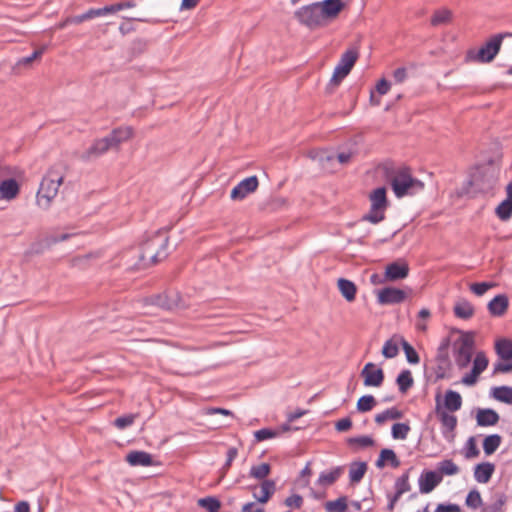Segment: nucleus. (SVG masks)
<instances>
[{
    "label": "nucleus",
    "instance_id": "1",
    "mask_svg": "<svg viewBox=\"0 0 512 512\" xmlns=\"http://www.w3.org/2000/svg\"><path fill=\"white\" fill-rule=\"evenodd\" d=\"M386 178L397 198L413 196L424 189V183L414 178L407 167L386 169Z\"/></svg>",
    "mask_w": 512,
    "mask_h": 512
},
{
    "label": "nucleus",
    "instance_id": "2",
    "mask_svg": "<svg viewBox=\"0 0 512 512\" xmlns=\"http://www.w3.org/2000/svg\"><path fill=\"white\" fill-rule=\"evenodd\" d=\"M63 179L64 175L60 167L51 168L43 177L37 192V204L41 209L47 210L50 207L52 200L58 194Z\"/></svg>",
    "mask_w": 512,
    "mask_h": 512
},
{
    "label": "nucleus",
    "instance_id": "3",
    "mask_svg": "<svg viewBox=\"0 0 512 512\" xmlns=\"http://www.w3.org/2000/svg\"><path fill=\"white\" fill-rule=\"evenodd\" d=\"M168 244V237L165 231H157L149 240L143 243L141 260L149 258L151 264H156L163 260L167 254L165 252Z\"/></svg>",
    "mask_w": 512,
    "mask_h": 512
},
{
    "label": "nucleus",
    "instance_id": "4",
    "mask_svg": "<svg viewBox=\"0 0 512 512\" xmlns=\"http://www.w3.org/2000/svg\"><path fill=\"white\" fill-rule=\"evenodd\" d=\"M506 37H512V33L493 35L478 51H469L468 58L479 63H490L500 51L503 39Z\"/></svg>",
    "mask_w": 512,
    "mask_h": 512
},
{
    "label": "nucleus",
    "instance_id": "5",
    "mask_svg": "<svg viewBox=\"0 0 512 512\" xmlns=\"http://www.w3.org/2000/svg\"><path fill=\"white\" fill-rule=\"evenodd\" d=\"M453 358L460 369L466 368L473 356L474 337L471 333H461L460 337L453 342Z\"/></svg>",
    "mask_w": 512,
    "mask_h": 512
},
{
    "label": "nucleus",
    "instance_id": "6",
    "mask_svg": "<svg viewBox=\"0 0 512 512\" xmlns=\"http://www.w3.org/2000/svg\"><path fill=\"white\" fill-rule=\"evenodd\" d=\"M498 175V170L492 165L480 166L471 174L470 184L474 186L477 191L487 192L496 184Z\"/></svg>",
    "mask_w": 512,
    "mask_h": 512
},
{
    "label": "nucleus",
    "instance_id": "7",
    "mask_svg": "<svg viewBox=\"0 0 512 512\" xmlns=\"http://www.w3.org/2000/svg\"><path fill=\"white\" fill-rule=\"evenodd\" d=\"M369 199L371 202V207L369 212L363 217V220L377 224L385 218V211L388 206L386 188H376L371 192Z\"/></svg>",
    "mask_w": 512,
    "mask_h": 512
},
{
    "label": "nucleus",
    "instance_id": "8",
    "mask_svg": "<svg viewBox=\"0 0 512 512\" xmlns=\"http://www.w3.org/2000/svg\"><path fill=\"white\" fill-rule=\"evenodd\" d=\"M358 58V52L355 49L347 50L336 65L333 75L328 84V88L337 87L341 81L350 73Z\"/></svg>",
    "mask_w": 512,
    "mask_h": 512
},
{
    "label": "nucleus",
    "instance_id": "9",
    "mask_svg": "<svg viewBox=\"0 0 512 512\" xmlns=\"http://www.w3.org/2000/svg\"><path fill=\"white\" fill-rule=\"evenodd\" d=\"M295 17L301 24L309 28L319 27L325 22L317 2L299 8L295 12Z\"/></svg>",
    "mask_w": 512,
    "mask_h": 512
},
{
    "label": "nucleus",
    "instance_id": "10",
    "mask_svg": "<svg viewBox=\"0 0 512 512\" xmlns=\"http://www.w3.org/2000/svg\"><path fill=\"white\" fill-rule=\"evenodd\" d=\"M361 376L363 377L364 386L366 387H380L384 381L383 370L372 362L367 363L363 367Z\"/></svg>",
    "mask_w": 512,
    "mask_h": 512
},
{
    "label": "nucleus",
    "instance_id": "11",
    "mask_svg": "<svg viewBox=\"0 0 512 512\" xmlns=\"http://www.w3.org/2000/svg\"><path fill=\"white\" fill-rule=\"evenodd\" d=\"M488 359L483 352L476 354L473 360V366L469 373L462 378V383L472 386L477 382L478 376L487 368Z\"/></svg>",
    "mask_w": 512,
    "mask_h": 512
},
{
    "label": "nucleus",
    "instance_id": "12",
    "mask_svg": "<svg viewBox=\"0 0 512 512\" xmlns=\"http://www.w3.org/2000/svg\"><path fill=\"white\" fill-rule=\"evenodd\" d=\"M441 482L442 476L438 472L432 470H424L418 478L419 492L421 494H428L432 492Z\"/></svg>",
    "mask_w": 512,
    "mask_h": 512
},
{
    "label": "nucleus",
    "instance_id": "13",
    "mask_svg": "<svg viewBox=\"0 0 512 512\" xmlns=\"http://www.w3.org/2000/svg\"><path fill=\"white\" fill-rule=\"evenodd\" d=\"M109 149H112L108 140L104 137L95 140L93 144L87 148L84 152L78 154V158L82 161H93L102 156Z\"/></svg>",
    "mask_w": 512,
    "mask_h": 512
},
{
    "label": "nucleus",
    "instance_id": "14",
    "mask_svg": "<svg viewBox=\"0 0 512 512\" xmlns=\"http://www.w3.org/2000/svg\"><path fill=\"white\" fill-rule=\"evenodd\" d=\"M408 274V263L405 260L399 259L386 266L384 276L387 281H398L405 279Z\"/></svg>",
    "mask_w": 512,
    "mask_h": 512
},
{
    "label": "nucleus",
    "instance_id": "15",
    "mask_svg": "<svg viewBox=\"0 0 512 512\" xmlns=\"http://www.w3.org/2000/svg\"><path fill=\"white\" fill-rule=\"evenodd\" d=\"M256 176H250L240 181L231 191L230 197L233 200H242L248 194L254 192L258 187Z\"/></svg>",
    "mask_w": 512,
    "mask_h": 512
},
{
    "label": "nucleus",
    "instance_id": "16",
    "mask_svg": "<svg viewBox=\"0 0 512 512\" xmlns=\"http://www.w3.org/2000/svg\"><path fill=\"white\" fill-rule=\"evenodd\" d=\"M406 295L401 289L386 287L378 291L377 300L381 305L399 304L404 301Z\"/></svg>",
    "mask_w": 512,
    "mask_h": 512
},
{
    "label": "nucleus",
    "instance_id": "17",
    "mask_svg": "<svg viewBox=\"0 0 512 512\" xmlns=\"http://www.w3.org/2000/svg\"><path fill=\"white\" fill-rule=\"evenodd\" d=\"M317 3L325 21L336 18L345 6L343 0H323Z\"/></svg>",
    "mask_w": 512,
    "mask_h": 512
},
{
    "label": "nucleus",
    "instance_id": "18",
    "mask_svg": "<svg viewBox=\"0 0 512 512\" xmlns=\"http://www.w3.org/2000/svg\"><path fill=\"white\" fill-rule=\"evenodd\" d=\"M476 423L480 427L495 426L500 419L499 414L491 408H479L476 411Z\"/></svg>",
    "mask_w": 512,
    "mask_h": 512
},
{
    "label": "nucleus",
    "instance_id": "19",
    "mask_svg": "<svg viewBox=\"0 0 512 512\" xmlns=\"http://www.w3.org/2000/svg\"><path fill=\"white\" fill-rule=\"evenodd\" d=\"M436 412L443 427V436L446 439H449L452 437L451 434L457 426V418L453 414L448 413L439 407H437Z\"/></svg>",
    "mask_w": 512,
    "mask_h": 512
},
{
    "label": "nucleus",
    "instance_id": "20",
    "mask_svg": "<svg viewBox=\"0 0 512 512\" xmlns=\"http://www.w3.org/2000/svg\"><path fill=\"white\" fill-rule=\"evenodd\" d=\"M133 130L131 127H119L114 129L108 136L105 138L108 140L111 148L118 147L121 143L126 142L132 137Z\"/></svg>",
    "mask_w": 512,
    "mask_h": 512
},
{
    "label": "nucleus",
    "instance_id": "21",
    "mask_svg": "<svg viewBox=\"0 0 512 512\" xmlns=\"http://www.w3.org/2000/svg\"><path fill=\"white\" fill-rule=\"evenodd\" d=\"M274 492L275 482L272 480H264L259 487V491L257 487L254 488L253 496L259 503L265 504Z\"/></svg>",
    "mask_w": 512,
    "mask_h": 512
},
{
    "label": "nucleus",
    "instance_id": "22",
    "mask_svg": "<svg viewBox=\"0 0 512 512\" xmlns=\"http://www.w3.org/2000/svg\"><path fill=\"white\" fill-rule=\"evenodd\" d=\"M147 305H155L163 309L171 310L178 306L175 297L166 294H158L145 299Z\"/></svg>",
    "mask_w": 512,
    "mask_h": 512
},
{
    "label": "nucleus",
    "instance_id": "23",
    "mask_svg": "<svg viewBox=\"0 0 512 512\" xmlns=\"http://www.w3.org/2000/svg\"><path fill=\"white\" fill-rule=\"evenodd\" d=\"M508 305V297L504 294H499L488 303V310L493 316H502L507 311Z\"/></svg>",
    "mask_w": 512,
    "mask_h": 512
},
{
    "label": "nucleus",
    "instance_id": "24",
    "mask_svg": "<svg viewBox=\"0 0 512 512\" xmlns=\"http://www.w3.org/2000/svg\"><path fill=\"white\" fill-rule=\"evenodd\" d=\"M495 466L490 462L477 464L474 469V478L478 483L485 484L491 479Z\"/></svg>",
    "mask_w": 512,
    "mask_h": 512
},
{
    "label": "nucleus",
    "instance_id": "25",
    "mask_svg": "<svg viewBox=\"0 0 512 512\" xmlns=\"http://www.w3.org/2000/svg\"><path fill=\"white\" fill-rule=\"evenodd\" d=\"M126 461L131 466H142L147 467L152 465V456L145 451H131L126 456Z\"/></svg>",
    "mask_w": 512,
    "mask_h": 512
},
{
    "label": "nucleus",
    "instance_id": "26",
    "mask_svg": "<svg viewBox=\"0 0 512 512\" xmlns=\"http://www.w3.org/2000/svg\"><path fill=\"white\" fill-rule=\"evenodd\" d=\"M19 186L14 179H7L0 184V199L11 200L17 196Z\"/></svg>",
    "mask_w": 512,
    "mask_h": 512
},
{
    "label": "nucleus",
    "instance_id": "27",
    "mask_svg": "<svg viewBox=\"0 0 512 512\" xmlns=\"http://www.w3.org/2000/svg\"><path fill=\"white\" fill-rule=\"evenodd\" d=\"M444 407L449 412H456L462 407L461 395L453 390L446 391L444 395Z\"/></svg>",
    "mask_w": 512,
    "mask_h": 512
},
{
    "label": "nucleus",
    "instance_id": "28",
    "mask_svg": "<svg viewBox=\"0 0 512 512\" xmlns=\"http://www.w3.org/2000/svg\"><path fill=\"white\" fill-rule=\"evenodd\" d=\"M341 473L342 469L340 467L325 470L320 473L316 483L321 487H328L340 477Z\"/></svg>",
    "mask_w": 512,
    "mask_h": 512
},
{
    "label": "nucleus",
    "instance_id": "29",
    "mask_svg": "<svg viewBox=\"0 0 512 512\" xmlns=\"http://www.w3.org/2000/svg\"><path fill=\"white\" fill-rule=\"evenodd\" d=\"M108 14H109V12H108L107 6H105L103 8L90 9L81 15L70 17L68 19V21H70L74 24H80L86 20H90V19H93V18L99 17V16H106Z\"/></svg>",
    "mask_w": 512,
    "mask_h": 512
},
{
    "label": "nucleus",
    "instance_id": "30",
    "mask_svg": "<svg viewBox=\"0 0 512 512\" xmlns=\"http://www.w3.org/2000/svg\"><path fill=\"white\" fill-rule=\"evenodd\" d=\"M495 350L501 360H512V340L507 338L497 340Z\"/></svg>",
    "mask_w": 512,
    "mask_h": 512
},
{
    "label": "nucleus",
    "instance_id": "31",
    "mask_svg": "<svg viewBox=\"0 0 512 512\" xmlns=\"http://www.w3.org/2000/svg\"><path fill=\"white\" fill-rule=\"evenodd\" d=\"M490 395L499 402L512 404V387L510 386L493 387Z\"/></svg>",
    "mask_w": 512,
    "mask_h": 512
},
{
    "label": "nucleus",
    "instance_id": "32",
    "mask_svg": "<svg viewBox=\"0 0 512 512\" xmlns=\"http://www.w3.org/2000/svg\"><path fill=\"white\" fill-rule=\"evenodd\" d=\"M338 289L348 302H352L355 299L357 288L352 281L340 278L338 280Z\"/></svg>",
    "mask_w": 512,
    "mask_h": 512
},
{
    "label": "nucleus",
    "instance_id": "33",
    "mask_svg": "<svg viewBox=\"0 0 512 512\" xmlns=\"http://www.w3.org/2000/svg\"><path fill=\"white\" fill-rule=\"evenodd\" d=\"M386 461L390 462L392 467H398L400 465V461L398 460L395 452L392 449H383L380 452V455L376 461L377 468H383L385 466Z\"/></svg>",
    "mask_w": 512,
    "mask_h": 512
},
{
    "label": "nucleus",
    "instance_id": "34",
    "mask_svg": "<svg viewBox=\"0 0 512 512\" xmlns=\"http://www.w3.org/2000/svg\"><path fill=\"white\" fill-rule=\"evenodd\" d=\"M453 13L450 9L447 8H441L434 12L433 16L431 17V25L432 26H439L443 24H448L452 21Z\"/></svg>",
    "mask_w": 512,
    "mask_h": 512
},
{
    "label": "nucleus",
    "instance_id": "35",
    "mask_svg": "<svg viewBox=\"0 0 512 512\" xmlns=\"http://www.w3.org/2000/svg\"><path fill=\"white\" fill-rule=\"evenodd\" d=\"M454 313L458 318L469 319L474 313V308L470 302L460 300L454 306Z\"/></svg>",
    "mask_w": 512,
    "mask_h": 512
},
{
    "label": "nucleus",
    "instance_id": "36",
    "mask_svg": "<svg viewBox=\"0 0 512 512\" xmlns=\"http://www.w3.org/2000/svg\"><path fill=\"white\" fill-rule=\"evenodd\" d=\"M502 438L498 434H492L485 437L483 441V450L486 455L493 454L501 445Z\"/></svg>",
    "mask_w": 512,
    "mask_h": 512
},
{
    "label": "nucleus",
    "instance_id": "37",
    "mask_svg": "<svg viewBox=\"0 0 512 512\" xmlns=\"http://www.w3.org/2000/svg\"><path fill=\"white\" fill-rule=\"evenodd\" d=\"M403 414L400 410L397 408H388L385 411L377 414L375 416V421L378 424H383L388 420H396L402 418Z\"/></svg>",
    "mask_w": 512,
    "mask_h": 512
},
{
    "label": "nucleus",
    "instance_id": "38",
    "mask_svg": "<svg viewBox=\"0 0 512 512\" xmlns=\"http://www.w3.org/2000/svg\"><path fill=\"white\" fill-rule=\"evenodd\" d=\"M497 217L502 221H507L512 216V201L510 199L503 200L495 209Z\"/></svg>",
    "mask_w": 512,
    "mask_h": 512
},
{
    "label": "nucleus",
    "instance_id": "39",
    "mask_svg": "<svg viewBox=\"0 0 512 512\" xmlns=\"http://www.w3.org/2000/svg\"><path fill=\"white\" fill-rule=\"evenodd\" d=\"M395 494L398 496H402L404 493H407L411 490V485L409 483V471L403 473L400 477H398L394 484Z\"/></svg>",
    "mask_w": 512,
    "mask_h": 512
},
{
    "label": "nucleus",
    "instance_id": "40",
    "mask_svg": "<svg viewBox=\"0 0 512 512\" xmlns=\"http://www.w3.org/2000/svg\"><path fill=\"white\" fill-rule=\"evenodd\" d=\"M438 473L443 477V475L446 476H453L458 474L459 467L450 459L443 460L438 463Z\"/></svg>",
    "mask_w": 512,
    "mask_h": 512
},
{
    "label": "nucleus",
    "instance_id": "41",
    "mask_svg": "<svg viewBox=\"0 0 512 512\" xmlns=\"http://www.w3.org/2000/svg\"><path fill=\"white\" fill-rule=\"evenodd\" d=\"M367 470V465L364 462L353 464L349 470V478L353 483L361 481Z\"/></svg>",
    "mask_w": 512,
    "mask_h": 512
},
{
    "label": "nucleus",
    "instance_id": "42",
    "mask_svg": "<svg viewBox=\"0 0 512 512\" xmlns=\"http://www.w3.org/2000/svg\"><path fill=\"white\" fill-rule=\"evenodd\" d=\"M198 506L207 510V512H219L221 502L212 496L200 498L197 502Z\"/></svg>",
    "mask_w": 512,
    "mask_h": 512
},
{
    "label": "nucleus",
    "instance_id": "43",
    "mask_svg": "<svg viewBox=\"0 0 512 512\" xmlns=\"http://www.w3.org/2000/svg\"><path fill=\"white\" fill-rule=\"evenodd\" d=\"M396 382L398 384L399 390L402 393H405L413 385L411 372L409 370H403L397 376Z\"/></svg>",
    "mask_w": 512,
    "mask_h": 512
},
{
    "label": "nucleus",
    "instance_id": "44",
    "mask_svg": "<svg viewBox=\"0 0 512 512\" xmlns=\"http://www.w3.org/2000/svg\"><path fill=\"white\" fill-rule=\"evenodd\" d=\"M348 444L353 448L363 449L372 446L374 444V440L370 436L363 435L349 438Z\"/></svg>",
    "mask_w": 512,
    "mask_h": 512
},
{
    "label": "nucleus",
    "instance_id": "45",
    "mask_svg": "<svg viewBox=\"0 0 512 512\" xmlns=\"http://www.w3.org/2000/svg\"><path fill=\"white\" fill-rule=\"evenodd\" d=\"M376 405V400L372 395H364L357 401L358 412L365 413L371 411Z\"/></svg>",
    "mask_w": 512,
    "mask_h": 512
},
{
    "label": "nucleus",
    "instance_id": "46",
    "mask_svg": "<svg viewBox=\"0 0 512 512\" xmlns=\"http://www.w3.org/2000/svg\"><path fill=\"white\" fill-rule=\"evenodd\" d=\"M410 432V426L407 423H395L391 429V435L394 439L405 440Z\"/></svg>",
    "mask_w": 512,
    "mask_h": 512
},
{
    "label": "nucleus",
    "instance_id": "47",
    "mask_svg": "<svg viewBox=\"0 0 512 512\" xmlns=\"http://www.w3.org/2000/svg\"><path fill=\"white\" fill-rule=\"evenodd\" d=\"M480 451L477 447L474 437H469L463 448V454L466 459H472L479 455Z\"/></svg>",
    "mask_w": 512,
    "mask_h": 512
},
{
    "label": "nucleus",
    "instance_id": "48",
    "mask_svg": "<svg viewBox=\"0 0 512 512\" xmlns=\"http://www.w3.org/2000/svg\"><path fill=\"white\" fill-rule=\"evenodd\" d=\"M482 497L478 490H471L465 499V504L471 509H477L482 506Z\"/></svg>",
    "mask_w": 512,
    "mask_h": 512
},
{
    "label": "nucleus",
    "instance_id": "49",
    "mask_svg": "<svg viewBox=\"0 0 512 512\" xmlns=\"http://www.w3.org/2000/svg\"><path fill=\"white\" fill-rule=\"evenodd\" d=\"M270 473V466L267 463H262L257 466H252L250 469V476L262 480L265 479Z\"/></svg>",
    "mask_w": 512,
    "mask_h": 512
},
{
    "label": "nucleus",
    "instance_id": "50",
    "mask_svg": "<svg viewBox=\"0 0 512 512\" xmlns=\"http://www.w3.org/2000/svg\"><path fill=\"white\" fill-rule=\"evenodd\" d=\"M347 508V503L345 498H338L334 501H328L325 504V509L327 512H344Z\"/></svg>",
    "mask_w": 512,
    "mask_h": 512
},
{
    "label": "nucleus",
    "instance_id": "51",
    "mask_svg": "<svg viewBox=\"0 0 512 512\" xmlns=\"http://www.w3.org/2000/svg\"><path fill=\"white\" fill-rule=\"evenodd\" d=\"M505 504L504 496H498L494 501L490 504H486L483 506L481 512H503V506Z\"/></svg>",
    "mask_w": 512,
    "mask_h": 512
},
{
    "label": "nucleus",
    "instance_id": "52",
    "mask_svg": "<svg viewBox=\"0 0 512 512\" xmlns=\"http://www.w3.org/2000/svg\"><path fill=\"white\" fill-rule=\"evenodd\" d=\"M398 352V345L394 341L388 340L384 343L382 348V354L385 358H394L397 356Z\"/></svg>",
    "mask_w": 512,
    "mask_h": 512
},
{
    "label": "nucleus",
    "instance_id": "53",
    "mask_svg": "<svg viewBox=\"0 0 512 512\" xmlns=\"http://www.w3.org/2000/svg\"><path fill=\"white\" fill-rule=\"evenodd\" d=\"M279 434H280V432L277 431V430H273V429H269V428H263V429L255 431L254 432V437H255V439L257 441L260 442V441L268 440V439H271V438H275Z\"/></svg>",
    "mask_w": 512,
    "mask_h": 512
},
{
    "label": "nucleus",
    "instance_id": "54",
    "mask_svg": "<svg viewBox=\"0 0 512 512\" xmlns=\"http://www.w3.org/2000/svg\"><path fill=\"white\" fill-rule=\"evenodd\" d=\"M403 350L406 355V359L410 364H418L419 363V356L416 352V350L406 341H403Z\"/></svg>",
    "mask_w": 512,
    "mask_h": 512
},
{
    "label": "nucleus",
    "instance_id": "55",
    "mask_svg": "<svg viewBox=\"0 0 512 512\" xmlns=\"http://www.w3.org/2000/svg\"><path fill=\"white\" fill-rule=\"evenodd\" d=\"M494 286L491 282H480V283H473L470 286V290L476 294L477 296L484 295L489 289H491Z\"/></svg>",
    "mask_w": 512,
    "mask_h": 512
},
{
    "label": "nucleus",
    "instance_id": "56",
    "mask_svg": "<svg viewBox=\"0 0 512 512\" xmlns=\"http://www.w3.org/2000/svg\"><path fill=\"white\" fill-rule=\"evenodd\" d=\"M136 415L129 414L115 419L114 424L118 429H125L134 423Z\"/></svg>",
    "mask_w": 512,
    "mask_h": 512
},
{
    "label": "nucleus",
    "instance_id": "57",
    "mask_svg": "<svg viewBox=\"0 0 512 512\" xmlns=\"http://www.w3.org/2000/svg\"><path fill=\"white\" fill-rule=\"evenodd\" d=\"M512 371V359L501 360L494 364L495 373H508Z\"/></svg>",
    "mask_w": 512,
    "mask_h": 512
},
{
    "label": "nucleus",
    "instance_id": "58",
    "mask_svg": "<svg viewBox=\"0 0 512 512\" xmlns=\"http://www.w3.org/2000/svg\"><path fill=\"white\" fill-rule=\"evenodd\" d=\"M134 6H135V4L133 2L128 1V2L113 4V5H108L107 9H108L109 14H112V13L121 11L123 9L133 8Z\"/></svg>",
    "mask_w": 512,
    "mask_h": 512
},
{
    "label": "nucleus",
    "instance_id": "59",
    "mask_svg": "<svg viewBox=\"0 0 512 512\" xmlns=\"http://www.w3.org/2000/svg\"><path fill=\"white\" fill-rule=\"evenodd\" d=\"M303 503V498L300 495L294 494L286 498L285 504L290 508H300Z\"/></svg>",
    "mask_w": 512,
    "mask_h": 512
},
{
    "label": "nucleus",
    "instance_id": "60",
    "mask_svg": "<svg viewBox=\"0 0 512 512\" xmlns=\"http://www.w3.org/2000/svg\"><path fill=\"white\" fill-rule=\"evenodd\" d=\"M237 454H238V451L235 447H230L227 450L226 461H225V464L223 465L224 472L227 471L228 468L231 466L232 462L237 457Z\"/></svg>",
    "mask_w": 512,
    "mask_h": 512
},
{
    "label": "nucleus",
    "instance_id": "61",
    "mask_svg": "<svg viewBox=\"0 0 512 512\" xmlns=\"http://www.w3.org/2000/svg\"><path fill=\"white\" fill-rule=\"evenodd\" d=\"M435 512H461V508L457 504L449 503V504H439Z\"/></svg>",
    "mask_w": 512,
    "mask_h": 512
},
{
    "label": "nucleus",
    "instance_id": "62",
    "mask_svg": "<svg viewBox=\"0 0 512 512\" xmlns=\"http://www.w3.org/2000/svg\"><path fill=\"white\" fill-rule=\"evenodd\" d=\"M407 76H408L407 69L404 67L397 68L393 72V79H394L395 83H398V84L403 83L407 79Z\"/></svg>",
    "mask_w": 512,
    "mask_h": 512
},
{
    "label": "nucleus",
    "instance_id": "63",
    "mask_svg": "<svg viewBox=\"0 0 512 512\" xmlns=\"http://www.w3.org/2000/svg\"><path fill=\"white\" fill-rule=\"evenodd\" d=\"M352 421L350 418H342L339 421L336 422L335 428L339 432L347 431L351 428Z\"/></svg>",
    "mask_w": 512,
    "mask_h": 512
},
{
    "label": "nucleus",
    "instance_id": "64",
    "mask_svg": "<svg viewBox=\"0 0 512 512\" xmlns=\"http://www.w3.org/2000/svg\"><path fill=\"white\" fill-rule=\"evenodd\" d=\"M242 512H264V508L254 502H249L243 505Z\"/></svg>",
    "mask_w": 512,
    "mask_h": 512
}]
</instances>
